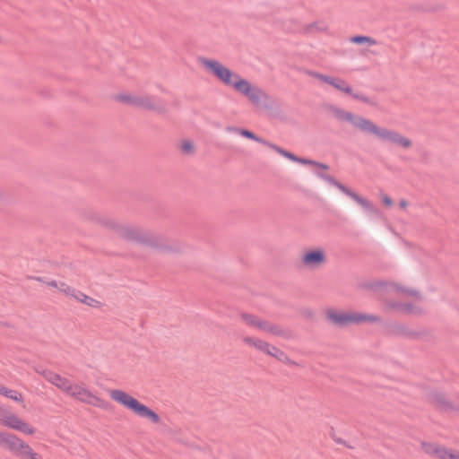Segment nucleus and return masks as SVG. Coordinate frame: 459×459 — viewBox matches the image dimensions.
Instances as JSON below:
<instances>
[{"label":"nucleus","mask_w":459,"mask_h":459,"mask_svg":"<svg viewBox=\"0 0 459 459\" xmlns=\"http://www.w3.org/2000/svg\"><path fill=\"white\" fill-rule=\"evenodd\" d=\"M48 382L55 385L57 389H59L64 394L68 387L70 380L62 377L61 375L48 369H44L39 372Z\"/></svg>","instance_id":"nucleus-15"},{"label":"nucleus","mask_w":459,"mask_h":459,"mask_svg":"<svg viewBox=\"0 0 459 459\" xmlns=\"http://www.w3.org/2000/svg\"><path fill=\"white\" fill-rule=\"evenodd\" d=\"M325 316L327 321L339 326H344L350 324H361L370 321L371 319V316L367 314L333 307L325 309Z\"/></svg>","instance_id":"nucleus-7"},{"label":"nucleus","mask_w":459,"mask_h":459,"mask_svg":"<svg viewBox=\"0 0 459 459\" xmlns=\"http://www.w3.org/2000/svg\"><path fill=\"white\" fill-rule=\"evenodd\" d=\"M400 204V206H401L403 209H404V208H406V207H407V204H407V202H406V201L403 200V201H401V202H400V204Z\"/></svg>","instance_id":"nucleus-31"},{"label":"nucleus","mask_w":459,"mask_h":459,"mask_svg":"<svg viewBox=\"0 0 459 459\" xmlns=\"http://www.w3.org/2000/svg\"><path fill=\"white\" fill-rule=\"evenodd\" d=\"M0 394L18 403H22L23 401V397L21 393L16 390L9 389L3 385H0Z\"/></svg>","instance_id":"nucleus-24"},{"label":"nucleus","mask_w":459,"mask_h":459,"mask_svg":"<svg viewBox=\"0 0 459 459\" xmlns=\"http://www.w3.org/2000/svg\"><path fill=\"white\" fill-rule=\"evenodd\" d=\"M273 150L275 152H277L279 154H281V155H282V156H284V157H286V158H288V159H290V160H291L293 161L299 162L301 164H313V165H316V166H318L320 168H323L324 169H327V167L325 165L317 164V163H316V162H314L312 160L298 158V157L294 156L292 153L284 151L283 149H281V148H280L278 146L273 147Z\"/></svg>","instance_id":"nucleus-21"},{"label":"nucleus","mask_w":459,"mask_h":459,"mask_svg":"<svg viewBox=\"0 0 459 459\" xmlns=\"http://www.w3.org/2000/svg\"><path fill=\"white\" fill-rule=\"evenodd\" d=\"M353 98L362 102H369V98L365 97L362 94L355 93L353 94Z\"/></svg>","instance_id":"nucleus-30"},{"label":"nucleus","mask_w":459,"mask_h":459,"mask_svg":"<svg viewBox=\"0 0 459 459\" xmlns=\"http://www.w3.org/2000/svg\"><path fill=\"white\" fill-rule=\"evenodd\" d=\"M115 101L148 110L157 108L155 100L149 95H138L132 92H119L113 96Z\"/></svg>","instance_id":"nucleus-10"},{"label":"nucleus","mask_w":459,"mask_h":459,"mask_svg":"<svg viewBox=\"0 0 459 459\" xmlns=\"http://www.w3.org/2000/svg\"><path fill=\"white\" fill-rule=\"evenodd\" d=\"M69 297L91 307L100 308L102 306L100 300L95 299L74 288Z\"/></svg>","instance_id":"nucleus-19"},{"label":"nucleus","mask_w":459,"mask_h":459,"mask_svg":"<svg viewBox=\"0 0 459 459\" xmlns=\"http://www.w3.org/2000/svg\"><path fill=\"white\" fill-rule=\"evenodd\" d=\"M327 260L326 251L323 247L308 248L304 250L300 257V264L307 269H316L323 266Z\"/></svg>","instance_id":"nucleus-14"},{"label":"nucleus","mask_w":459,"mask_h":459,"mask_svg":"<svg viewBox=\"0 0 459 459\" xmlns=\"http://www.w3.org/2000/svg\"><path fill=\"white\" fill-rule=\"evenodd\" d=\"M243 345L247 348L255 350L265 355L273 357L277 360L288 365L295 366L297 363L293 361L283 351L275 345L255 335H243L241 337Z\"/></svg>","instance_id":"nucleus-6"},{"label":"nucleus","mask_w":459,"mask_h":459,"mask_svg":"<svg viewBox=\"0 0 459 459\" xmlns=\"http://www.w3.org/2000/svg\"><path fill=\"white\" fill-rule=\"evenodd\" d=\"M37 281L44 283V285L46 287H48L49 289L56 290L59 293H62L67 297H69L70 294L73 292L74 288L63 281H58V280L44 281L41 278H37Z\"/></svg>","instance_id":"nucleus-16"},{"label":"nucleus","mask_w":459,"mask_h":459,"mask_svg":"<svg viewBox=\"0 0 459 459\" xmlns=\"http://www.w3.org/2000/svg\"><path fill=\"white\" fill-rule=\"evenodd\" d=\"M420 450L425 455L436 459H459V450L447 447L434 441H421Z\"/></svg>","instance_id":"nucleus-13"},{"label":"nucleus","mask_w":459,"mask_h":459,"mask_svg":"<svg viewBox=\"0 0 459 459\" xmlns=\"http://www.w3.org/2000/svg\"><path fill=\"white\" fill-rule=\"evenodd\" d=\"M202 67L223 85L231 88L238 94L244 96L257 110H267L269 96L259 86L235 73L221 62L202 57L199 59Z\"/></svg>","instance_id":"nucleus-1"},{"label":"nucleus","mask_w":459,"mask_h":459,"mask_svg":"<svg viewBox=\"0 0 459 459\" xmlns=\"http://www.w3.org/2000/svg\"><path fill=\"white\" fill-rule=\"evenodd\" d=\"M394 295L398 300L390 303L394 311L403 315H418L423 311L419 303L421 294L416 288L401 286L394 290Z\"/></svg>","instance_id":"nucleus-4"},{"label":"nucleus","mask_w":459,"mask_h":459,"mask_svg":"<svg viewBox=\"0 0 459 459\" xmlns=\"http://www.w3.org/2000/svg\"><path fill=\"white\" fill-rule=\"evenodd\" d=\"M0 448L22 459H43L19 436L3 429H0Z\"/></svg>","instance_id":"nucleus-5"},{"label":"nucleus","mask_w":459,"mask_h":459,"mask_svg":"<svg viewBox=\"0 0 459 459\" xmlns=\"http://www.w3.org/2000/svg\"><path fill=\"white\" fill-rule=\"evenodd\" d=\"M236 132H238L241 136L243 137H246V138H248V139H251V140H254L257 143H260L271 149L273 150V147H276L277 145L264 140V139H262L258 136H256L253 132L249 131V130H247V129H236Z\"/></svg>","instance_id":"nucleus-22"},{"label":"nucleus","mask_w":459,"mask_h":459,"mask_svg":"<svg viewBox=\"0 0 459 459\" xmlns=\"http://www.w3.org/2000/svg\"><path fill=\"white\" fill-rule=\"evenodd\" d=\"M65 394L86 404L100 406L102 403V400L82 384L70 381Z\"/></svg>","instance_id":"nucleus-12"},{"label":"nucleus","mask_w":459,"mask_h":459,"mask_svg":"<svg viewBox=\"0 0 459 459\" xmlns=\"http://www.w3.org/2000/svg\"><path fill=\"white\" fill-rule=\"evenodd\" d=\"M0 424L10 429L18 431L27 436H33L36 433L35 428L29 422L23 420L16 414L4 411L0 408Z\"/></svg>","instance_id":"nucleus-11"},{"label":"nucleus","mask_w":459,"mask_h":459,"mask_svg":"<svg viewBox=\"0 0 459 459\" xmlns=\"http://www.w3.org/2000/svg\"><path fill=\"white\" fill-rule=\"evenodd\" d=\"M351 123L353 125L354 127L357 129H359L362 132H370L371 131V123L369 120H367L359 116H353L352 120Z\"/></svg>","instance_id":"nucleus-23"},{"label":"nucleus","mask_w":459,"mask_h":459,"mask_svg":"<svg viewBox=\"0 0 459 459\" xmlns=\"http://www.w3.org/2000/svg\"><path fill=\"white\" fill-rule=\"evenodd\" d=\"M108 395L113 402L135 417L153 425H159L161 422L160 416L154 409L142 403L129 392L114 388L108 391Z\"/></svg>","instance_id":"nucleus-3"},{"label":"nucleus","mask_w":459,"mask_h":459,"mask_svg":"<svg viewBox=\"0 0 459 459\" xmlns=\"http://www.w3.org/2000/svg\"><path fill=\"white\" fill-rule=\"evenodd\" d=\"M0 394L18 403H22L23 401V397L21 393L16 390L9 389L3 385H0Z\"/></svg>","instance_id":"nucleus-25"},{"label":"nucleus","mask_w":459,"mask_h":459,"mask_svg":"<svg viewBox=\"0 0 459 459\" xmlns=\"http://www.w3.org/2000/svg\"><path fill=\"white\" fill-rule=\"evenodd\" d=\"M430 400L437 406L441 408L454 407V402L451 397L445 392L434 391L430 394Z\"/></svg>","instance_id":"nucleus-18"},{"label":"nucleus","mask_w":459,"mask_h":459,"mask_svg":"<svg viewBox=\"0 0 459 459\" xmlns=\"http://www.w3.org/2000/svg\"><path fill=\"white\" fill-rule=\"evenodd\" d=\"M350 42L351 43H354V44H360V45H368V47L371 46V39L369 37H365V36H354V37H351L350 38Z\"/></svg>","instance_id":"nucleus-27"},{"label":"nucleus","mask_w":459,"mask_h":459,"mask_svg":"<svg viewBox=\"0 0 459 459\" xmlns=\"http://www.w3.org/2000/svg\"><path fill=\"white\" fill-rule=\"evenodd\" d=\"M375 137L382 143L392 144L403 151L413 147V142L410 137L395 130L375 126Z\"/></svg>","instance_id":"nucleus-9"},{"label":"nucleus","mask_w":459,"mask_h":459,"mask_svg":"<svg viewBox=\"0 0 459 459\" xmlns=\"http://www.w3.org/2000/svg\"><path fill=\"white\" fill-rule=\"evenodd\" d=\"M315 77L324 82H326L333 86L334 88L340 90L341 91H343L345 93H351V88L346 83V82H344L342 79L332 78L318 74H315Z\"/></svg>","instance_id":"nucleus-20"},{"label":"nucleus","mask_w":459,"mask_h":459,"mask_svg":"<svg viewBox=\"0 0 459 459\" xmlns=\"http://www.w3.org/2000/svg\"><path fill=\"white\" fill-rule=\"evenodd\" d=\"M380 202L385 208H390L393 206V200L385 194L379 195Z\"/></svg>","instance_id":"nucleus-28"},{"label":"nucleus","mask_w":459,"mask_h":459,"mask_svg":"<svg viewBox=\"0 0 459 459\" xmlns=\"http://www.w3.org/2000/svg\"><path fill=\"white\" fill-rule=\"evenodd\" d=\"M353 116L354 115H352L351 113L347 112V111H343V110H339L337 112V117L338 118H340L341 120L348 121L350 123L352 120Z\"/></svg>","instance_id":"nucleus-29"},{"label":"nucleus","mask_w":459,"mask_h":459,"mask_svg":"<svg viewBox=\"0 0 459 459\" xmlns=\"http://www.w3.org/2000/svg\"><path fill=\"white\" fill-rule=\"evenodd\" d=\"M333 185L336 186L340 190H342L343 193H345L347 195H349L352 200H354L362 209V211L367 212L370 210V204L368 201L365 200L362 196L359 195L358 194L351 192V190L345 188L339 183L328 179Z\"/></svg>","instance_id":"nucleus-17"},{"label":"nucleus","mask_w":459,"mask_h":459,"mask_svg":"<svg viewBox=\"0 0 459 459\" xmlns=\"http://www.w3.org/2000/svg\"><path fill=\"white\" fill-rule=\"evenodd\" d=\"M101 225L111 231L117 238L130 243L152 248L162 247V238L152 230L137 225L122 223L113 218H103Z\"/></svg>","instance_id":"nucleus-2"},{"label":"nucleus","mask_w":459,"mask_h":459,"mask_svg":"<svg viewBox=\"0 0 459 459\" xmlns=\"http://www.w3.org/2000/svg\"><path fill=\"white\" fill-rule=\"evenodd\" d=\"M240 319L246 325L254 329L260 330L272 336L281 338L288 336L287 331L284 330L281 326L264 320L255 315L250 313H242L240 315Z\"/></svg>","instance_id":"nucleus-8"},{"label":"nucleus","mask_w":459,"mask_h":459,"mask_svg":"<svg viewBox=\"0 0 459 459\" xmlns=\"http://www.w3.org/2000/svg\"><path fill=\"white\" fill-rule=\"evenodd\" d=\"M178 148L180 152L184 154H193L195 151V144L190 140H183L179 143Z\"/></svg>","instance_id":"nucleus-26"}]
</instances>
